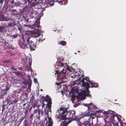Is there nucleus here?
Instances as JSON below:
<instances>
[{"instance_id": "nucleus-1", "label": "nucleus", "mask_w": 126, "mask_h": 126, "mask_svg": "<svg viewBox=\"0 0 126 126\" xmlns=\"http://www.w3.org/2000/svg\"><path fill=\"white\" fill-rule=\"evenodd\" d=\"M56 68L55 74H57V79L59 81L56 83L58 89L63 88L62 91H66L67 90L65 85H62V83L66 81L64 80L66 79L72 80V78H79L82 76L83 74L80 71L75 72L73 71V69L70 66L67 65L66 63H63L60 61H57L55 65Z\"/></svg>"}, {"instance_id": "nucleus-2", "label": "nucleus", "mask_w": 126, "mask_h": 126, "mask_svg": "<svg viewBox=\"0 0 126 126\" xmlns=\"http://www.w3.org/2000/svg\"><path fill=\"white\" fill-rule=\"evenodd\" d=\"M83 105L87 107L88 111L82 114V117H86L87 119L86 121H84L83 124L80 125L79 126H90V124L92 123L93 119L94 118L92 116L95 115L97 112H103L102 110H96L95 109L98 108L96 105H94L92 103L88 104L83 103ZM104 113L107 114L106 118L104 119L105 122H110L114 119V115L113 114L114 113V111L109 110L108 111H104Z\"/></svg>"}, {"instance_id": "nucleus-3", "label": "nucleus", "mask_w": 126, "mask_h": 126, "mask_svg": "<svg viewBox=\"0 0 126 126\" xmlns=\"http://www.w3.org/2000/svg\"><path fill=\"white\" fill-rule=\"evenodd\" d=\"M39 32V29H35L34 30L31 31V32H28L24 35H22V41H19L18 42L20 47L24 49L29 48L32 50H35L36 47L33 42L30 40V34L29 33L32 34L33 37H37L41 35Z\"/></svg>"}, {"instance_id": "nucleus-4", "label": "nucleus", "mask_w": 126, "mask_h": 126, "mask_svg": "<svg viewBox=\"0 0 126 126\" xmlns=\"http://www.w3.org/2000/svg\"><path fill=\"white\" fill-rule=\"evenodd\" d=\"M87 82L86 79H84L82 80V86L81 89H79L78 87H75L74 90L76 93L77 94L78 97L80 98L82 100H84L86 96H90L89 94V92L88 88L90 87H97L98 84L96 83H93L90 81Z\"/></svg>"}, {"instance_id": "nucleus-5", "label": "nucleus", "mask_w": 126, "mask_h": 126, "mask_svg": "<svg viewBox=\"0 0 126 126\" xmlns=\"http://www.w3.org/2000/svg\"><path fill=\"white\" fill-rule=\"evenodd\" d=\"M67 111V109L65 108H61L56 112L57 116L58 118H60V121L62 122L63 124H61V126H67V124L70 123V122H67V119H74L75 116L74 115L75 113L74 111H69L64 115Z\"/></svg>"}, {"instance_id": "nucleus-6", "label": "nucleus", "mask_w": 126, "mask_h": 126, "mask_svg": "<svg viewBox=\"0 0 126 126\" xmlns=\"http://www.w3.org/2000/svg\"><path fill=\"white\" fill-rule=\"evenodd\" d=\"M21 59L22 60V62L24 66L26 68L28 71L30 70L31 72V75H32L33 70L31 68V64L32 60L31 58L25 57H21Z\"/></svg>"}, {"instance_id": "nucleus-7", "label": "nucleus", "mask_w": 126, "mask_h": 126, "mask_svg": "<svg viewBox=\"0 0 126 126\" xmlns=\"http://www.w3.org/2000/svg\"><path fill=\"white\" fill-rule=\"evenodd\" d=\"M43 105H47V107L45 109L44 112L46 114L48 115L51 113V102L49 98L47 99H45L43 100Z\"/></svg>"}, {"instance_id": "nucleus-8", "label": "nucleus", "mask_w": 126, "mask_h": 126, "mask_svg": "<svg viewBox=\"0 0 126 126\" xmlns=\"http://www.w3.org/2000/svg\"><path fill=\"white\" fill-rule=\"evenodd\" d=\"M54 1H58V2L60 5H62L63 3L64 4L67 3V0H66L65 1L64 0H45V2L46 3H47L50 5L53 6L54 4L53 2Z\"/></svg>"}, {"instance_id": "nucleus-9", "label": "nucleus", "mask_w": 126, "mask_h": 126, "mask_svg": "<svg viewBox=\"0 0 126 126\" xmlns=\"http://www.w3.org/2000/svg\"><path fill=\"white\" fill-rule=\"evenodd\" d=\"M29 2V1H32V3H33V5L32 6H34L37 4L40 6L41 5V0H27Z\"/></svg>"}, {"instance_id": "nucleus-10", "label": "nucleus", "mask_w": 126, "mask_h": 126, "mask_svg": "<svg viewBox=\"0 0 126 126\" xmlns=\"http://www.w3.org/2000/svg\"><path fill=\"white\" fill-rule=\"evenodd\" d=\"M112 122V123L114 126H118V123L116 122L114 119H113L110 122ZM120 126H126V124L123 122H120Z\"/></svg>"}, {"instance_id": "nucleus-11", "label": "nucleus", "mask_w": 126, "mask_h": 126, "mask_svg": "<svg viewBox=\"0 0 126 126\" xmlns=\"http://www.w3.org/2000/svg\"><path fill=\"white\" fill-rule=\"evenodd\" d=\"M29 15L31 18L35 17H36V14H37V13L35 11H32L29 13Z\"/></svg>"}, {"instance_id": "nucleus-12", "label": "nucleus", "mask_w": 126, "mask_h": 126, "mask_svg": "<svg viewBox=\"0 0 126 126\" xmlns=\"http://www.w3.org/2000/svg\"><path fill=\"white\" fill-rule=\"evenodd\" d=\"M46 124L47 126H52V122L51 118L48 117V122L46 123Z\"/></svg>"}, {"instance_id": "nucleus-13", "label": "nucleus", "mask_w": 126, "mask_h": 126, "mask_svg": "<svg viewBox=\"0 0 126 126\" xmlns=\"http://www.w3.org/2000/svg\"><path fill=\"white\" fill-rule=\"evenodd\" d=\"M79 80L78 79H76V80L75 81H71V85L72 86L74 85L75 84H76L77 83V84H79V83L80 82Z\"/></svg>"}, {"instance_id": "nucleus-14", "label": "nucleus", "mask_w": 126, "mask_h": 126, "mask_svg": "<svg viewBox=\"0 0 126 126\" xmlns=\"http://www.w3.org/2000/svg\"><path fill=\"white\" fill-rule=\"evenodd\" d=\"M66 42L64 41H61L59 42L60 44L63 46L66 45Z\"/></svg>"}, {"instance_id": "nucleus-15", "label": "nucleus", "mask_w": 126, "mask_h": 126, "mask_svg": "<svg viewBox=\"0 0 126 126\" xmlns=\"http://www.w3.org/2000/svg\"><path fill=\"white\" fill-rule=\"evenodd\" d=\"M41 112V110H38V111L37 112V113H36L37 115H36V116L37 117V119H39L40 118L39 116L40 115V114Z\"/></svg>"}, {"instance_id": "nucleus-16", "label": "nucleus", "mask_w": 126, "mask_h": 126, "mask_svg": "<svg viewBox=\"0 0 126 126\" xmlns=\"http://www.w3.org/2000/svg\"><path fill=\"white\" fill-rule=\"evenodd\" d=\"M7 91L5 89H3L1 92V94L2 95H4L7 93Z\"/></svg>"}, {"instance_id": "nucleus-17", "label": "nucleus", "mask_w": 126, "mask_h": 126, "mask_svg": "<svg viewBox=\"0 0 126 126\" xmlns=\"http://www.w3.org/2000/svg\"><path fill=\"white\" fill-rule=\"evenodd\" d=\"M5 28V27L4 26H0V31L2 32H3L4 31V29Z\"/></svg>"}, {"instance_id": "nucleus-18", "label": "nucleus", "mask_w": 126, "mask_h": 126, "mask_svg": "<svg viewBox=\"0 0 126 126\" xmlns=\"http://www.w3.org/2000/svg\"><path fill=\"white\" fill-rule=\"evenodd\" d=\"M114 116H115L116 117V118L118 119V121L120 120V116L118 115L117 114H116Z\"/></svg>"}, {"instance_id": "nucleus-19", "label": "nucleus", "mask_w": 126, "mask_h": 126, "mask_svg": "<svg viewBox=\"0 0 126 126\" xmlns=\"http://www.w3.org/2000/svg\"><path fill=\"white\" fill-rule=\"evenodd\" d=\"M27 120L26 119L24 120V126H27Z\"/></svg>"}, {"instance_id": "nucleus-20", "label": "nucleus", "mask_w": 126, "mask_h": 126, "mask_svg": "<svg viewBox=\"0 0 126 126\" xmlns=\"http://www.w3.org/2000/svg\"><path fill=\"white\" fill-rule=\"evenodd\" d=\"M39 109L38 108H37V109L34 110V113L36 114L37 113V112L38 111V110H39Z\"/></svg>"}, {"instance_id": "nucleus-21", "label": "nucleus", "mask_w": 126, "mask_h": 126, "mask_svg": "<svg viewBox=\"0 0 126 126\" xmlns=\"http://www.w3.org/2000/svg\"><path fill=\"white\" fill-rule=\"evenodd\" d=\"M27 1L26 0H22L21 2V3L23 4L27 3Z\"/></svg>"}, {"instance_id": "nucleus-22", "label": "nucleus", "mask_w": 126, "mask_h": 126, "mask_svg": "<svg viewBox=\"0 0 126 126\" xmlns=\"http://www.w3.org/2000/svg\"><path fill=\"white\" fill-rule=\"evenodd\" d=\"M33 97L32 96V97H31V99L30 100V102L31 103V102H32L33 100Z\"/></svg>"}, {"instance_id": "nucleus-23", "label": "nucleus", "mask_w": 126, "mask_h": 126, "mask_svg": "<svg viewBox=\"0 0 126 126\" xmlns=\"http://www.w3.org/2000/svg\"><path fill=\"white\" fill-rule=\"evenodd\" d=\"M86 79V80H87V82H88V81L89 80H90L89 79H86V78H83L81 80V81L80 82V84H82V80H84V79Z\"/></svg>"}, {"instance_id": "nucleus-24", "label": "nucleus", "mask_w": 126, "mask_h": 126, "mask_svg": "<svg viewBox=\"0 0 126 126\" xmlns=\"http://www.w3.org/2000/svg\"><path fill=\"white\" fill-rule=\"evenodd\" d=\"M86 79V80H87V82H88V81L89 80H90L89 79H86V78H83L81 80V81L80 82V84H82V80H84V79Z\"/></svg>"}, {"instance_id": "nucleus-25", "label": "nucleus", "mask_w": 126, "mask_h": 126, "mask_svg": "<svg viewBox=\"0 0 126 126\" xmlns=\"http://www.w3.org/2000/svg\"><path fill=\"white\" fill-rule=\"evenodd\" d=\"M10 89V87L9 86H6L5 89L7 92Z\"/></svg>"}, {"instance_id": "nucleus-26", "label": "nucleus", "mask_w": 126, "mask_h": 126, "mask_svg": "<svg viewBox=\"0 0 126 126\" xmlns=\"http://www.w3.org/2000/svg\"><path fill=\"white\" fill-rule=\"evenodd\" d=\"M45 40V39H42L41 38H40L38 40V41L39 42H42L44 40Z\"/></svg>"}, {"instance_id": "nucleus-27", "label": "nucleus", "mask_w": 126, "mask_h": 126, "mask_svg": "<svg viewBox=\"0 0 126 126\" xmlns=\"http://www.w3.org/2000/svg\"><path fill=\"white\" fill-rule=\"evenodd\" d=\"M31 84L30 83H29L28 84V88L29 89H31Z\"/></svg>"}, {"instance_id": "nucleus-28", "label": "nucleus", "mask_w": 126, "mask_h": 126, "mask_svg": "<svg viewBox=\"0 0 126 126\" xmlns=\"http://www.w3.org/2000/svg\"><path fill=\"white\" fill-rule=\"evenodd\" d=\"M37 28H39V27L40 26L39 24L40 23V21H37Z\"/></svg>"}, {"instance_id": "nucleus-29", "label": "nucleus", "mask_w": 126, "mask_h": 126, "mask_svg": "<svg viewBox=\"0 0 126 126\" xmlns=\"http://www.w3.org/2000/svg\"><path fill=\"white\" fill-rule=\"evenodd\" d=\"M18 101V100L15 99L14 100V101H13L12 102L11 104H12L14 103V102H17Z\"/></svg>"}, {"instance_id": "nucleus-30", "label": "nucleus", "mask_w": 126, "mask_h": 126, "mask_svg": "<svg viewBox=\"0 0 126 126\" xmlns=\"http://www.w3.org/2000/svg\"><path fill=\"white\" fill-rule=\"evenodd\" d=\"M34 81L35 83H38L37 79L35 78L34 79Z\"/></svg>"}, {"instance_id": "nucleus-31", "label": "nucleus", "mask_w": 126, "mask_h": 126, "mask_svg": "<svg viewBox=\"0 0 126 126\" xmlns=\"http://www.w3.org/2000/svg\"><path fill=\"white\" fill-rule=\"evenodd\" d=\"M42 11H41L40 12V16H42V15H43V14L42 13Z\"/></svg>"}, {"instance_id": "nucleus-32", "label": "nucleus", "mask_w": 126, "mask_h": 126, "mask_svg": "<svg viewBox=\"0 0 126 126\" xmlns=\"http://www.w3.org/2000/svg\"><path fill=\"white\" fill-rule=\"evenodd\" d=\"M71 99H72V101L73 102H74V98L72 97Z\"/></svg>"}, {"instance_id": "nucleus-33", "label": "nucleus", "mask_w": 126, "mask_h": 126, "mask_svg": "<svg viewBox=\"0 0 126 126\" xmlns=\"http://www.w3.org/2000/svg\"><path fill=\"white\" fill-rule=\"evenodd\" d=\"M0 3H1L2 4L3 2V0H0Z\"/></svg>"}, {"instance_id": "nucleus-34", "label": "nucleus", "mask_w": 126, "mask_h": 126, "mask_svg": "<svg viewBox=\"0 0 126 126\" xmlns=\"http://www.w3.org/2000/svg\"><path fill=\"white\" fill-rule=\"evenodd\" d=\"M23 84H24V86L25 87L26 86V83L25 82H24L23 83Z\"/></svg>"}, {"instance_id": "nucleus-35", "label": "nucleus", "mask_w": 126, "mask_h": 126, "mask_svg": "<svg viewBox=\"0 0 126 126\" xmlns=\"http://www.w3.org/2000/svg\"><path fill=\"white\" fill-rule=\"evenodd\" d=\"M4 62H5L8 63L9 62V61L5 60Z\"/></svg>"}, {"instance_id": "nucleus-36", "label": "nucleus", "mask_w": 126, "mask_h": 126, "mask_svg": "<svg viewBox=\"0 0 126 126\" xmlns=\"http://www.w3.org/2000/svg\"><path fill=\"white\" fill-rule=\"evenodd\" d=\"M16 36H17L16 35H13V36L12 37H13V38H15L16 37Z\"/></svg>"}, {"instance_id": "nucleus-37", "label": "nucleus", "mask_w": 126, "mask_h": 126, "mask_svg": "<svg viewBox=\"0 0 126 126\" xmlns=\"http://www.w3.org/2000/svg\"><path fill=\"white\" fill-rule=\"evenodd\" d=\"M33 114H32L30 116V118H31L33 116Z\"/></svg>"}, {"instance_id": "nucleus-38", "label": "nucleus", "mask_w": 126, "mask_h": 126, "mask_svg": "<svg viewBox=\"0 0 126 126\" xmlns=\"http://www.w3.org/2000/svg\"><path fill=\"white\" fill-rule=\"evenodd\" d=\"M32 106L34 108H35L36 106L35 105H34V104H33Z\"/></svg>"}, {"instance_id": "nucleus-39", "label": "nucleus", "mask_w": 126, "mask_h": 126, "mask_svg": "<svg viewBox=\"0 0 126 126\" xmlns=\"http://www.w3.org/2000/svg\"><path fill=\"white\" fill-rule=\"evenodd\" d=\"M14 1L13 0L12 1H11V3H14Z\"/></svg>"}, {"instance_id": "nucleus-40", "label": "nucleus", "mask_w": 126, "mask_h": 126, "mask_svg": "<svg viewBox=\"0 0 126 126\" xmlns=\"http://www.w3.org/2000/svg\"><path fill=\"white\" fill-rule=\"evenodd\" d=\"M4 20L3 18H2L0 19V20L1 21H3V20Z\"/></svg>"}, {"instance_id": "nucleus-41", "label": "nucleus", "mask_w": 126, "mask_h": 126, "mask_svg": "<svg viewBox=\"0 0 126 126\" xmlns=\"http://www.w3.org/2000/svg\"><path fill=\"white\" fill-rule=\"evenodd\" d=\"M30 77V75H28V78H29V77Z\"/></svg>"}, {"instance_id": "nucleus-42", "label": "nucleus", "mask_w": 126, "mask_h": 126, "mask_svg": "<svg viewBox=\"0 0 126 126\" xmlns=\"http://www.w3.org/2000/svg\"><path fill=\"white\" fill-rule=\"evenodd\" d=\"M43 111H42L41 112V114L42 115V114H43Z\"/></svg>"}, {"instance_id": "nucleus-43", "label": "nucleus", "mask_w": 126, "mask_h": 126, "mask_svg": "<svg viewBox=\"0 0 126 126\" xmlns=\"http://www.w3.org/2000/svg\"><path fill=\"white\" fill-rule=\"evenodd\" d=\"M14 70H16V68H15V69H13Z\"/></svg>"}, {"instance_id": "nucleus-44", "label": "nucleus", "mask_w": 126, "mask_h": 126, "mask_svg": "<svg viewBox=\"0 0 126 126\" xmlns=\"http://www.w3.org/2000/svg\"><path fill=\"white\" fill-rule=\"evenodd\" d=\"M94 126H97V125H95Z\"/></svg>"}, {"instance_id": "nucleus-45", "label": "nucleus", "mask_w": 126, "mask_h": 126, "mask_svg": "<svg viewBox=\"0 0 126 126\" xmlns=\"http://www.w3.org/2000/svg\"><path fill=\"white\" fill-rule=\"evenodd\" d=\"M41 91H42V89H41Z\"/></svg>"}, {"instance_id": "nucleus-46", "label": "nucleus", "mask_w": 126, "mask_h": 126, "mask_svg": "<svg viewBox=\"0 0 126 126\" xmlns=\"http://www.w3.org/2000/svg\"><path fill=\"white\" fill-rule=\"evenodd\" d=\"M78 52H79L80 51H78Z\"/></svg>"}, {"instance_id": "nucleus-47", "label": "nucleus", "mask_w": 126, "mask_h": 126, "mask_svg": "<svg viewBox=\"0 0 126 126\" xmlns=\"http://www.w3.org/2000/svg\"><path fill=\"white\" fill-rule=\"evenodd\" d=\"M75 54H76V53H75Z\"/></svg>"}, {"instance_id": "nucleus-48", "label": "nucleus", "mask_w": 126, "mask_h": 126, "mask_svg": "<svg viewBox=\"0 0 126 126\" xmlns=\"http://www.w3.org/2000/svg\"><path fill=\"white\" fill-rule=\"evenodd\" d=\"M104 126H106L105 125L104 126Z\"/></svg>"}]
</instances>
